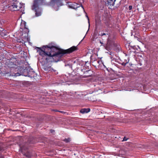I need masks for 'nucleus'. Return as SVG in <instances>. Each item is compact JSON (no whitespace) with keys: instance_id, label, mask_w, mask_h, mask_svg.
<instances>
[{"instance_id":"obj_36","label":"nucleus","mask_w":158,"mask_h":158,"mask_svg":"<svg viewBox=\"0 0 158 158\" xmlns=\"http://www.w3.org/2000/svg\"><path fill=\"white\" fill-rule=\"evenodd\" d=\"M1 158H4L3 157V156H1Z\"/></svg>"},{"instance_id":"obj_7","label":"nucleus","mask_w":158,"mask_h":158,"mask_svg":"<svg viewBox=\"0 0 158 158\" xmlns=\"http://www.w3.org/2000/svg\"><path fill=\"white\" fill-rule=\"evenodd\" d=\"M37 74L32 69L29 68L27 77H30L31 78H34L37 76Z\"/></svg>"},{"instance_id":"obj_18","label":"nucleus","mask_w":158,"mask_h":158,"mask_svg":"<svg viewBox=\"0 0 158 158\" xmlns=\"http://www.w3.org/2000/svg\"><path fill=\"white\" fill-rule=\"evenodd\" d=\"M89 71V70H86L84 72V75L83 76V77L85 78L89 76V75L85 74H86L87 73H88Z\"/></svg>"},{"instance_id":"obj_29","label":"nucleus","mask_w":158,"mask_h":158,"mask_svg":"<svg viewBox=\"0 0 158 158\" xmlns=\"http://www.w3.org/2000/svg\"><path fill=\"white\" fill-rule=\"evenodd\" d=\"M50 131L51 132V133H52L53 131H54L53 130H50Z\"/></svg>"},{"instance_id":"obj_12","label":"nucleus","mask_w":158,"mask_h":158,"mask_svg":"<svg viewBox=\"0 0 158 158\" xmlns=\"http://www.w3.org/2000/svg\"><path fill=\"white\" fill-rule=\"evenodd\" d=\"M50 73H52L56 75L58 74V72H57V70L53 69V68L52 67H51V68Z\"/></svg>"},{"instance_id":"obj_41","label":"nucleus","mask_w":158,"mask_h":158,"mask_svg":"<svg viewBox=\"0 0 158 158\" xmlns=\"http://www.w3.org/2000/svg\"><path fill=\"white\" fill-rule=\"evenodd\" d=\"M89 111H90V109H89Z\"/></svg>"},{"instance_id":"obj_22","label":"nucleus","mask_w":158,"mask_h":158,"mask_svg":"<svg viewBox=\"0 0 158 158\" xmlns=\"http://www.w3.org/2000/svg\"><path fill=\"white\" fill-rule=\"evenodd\" d=\"M128 139V138H127L126 137H124L122 141H126Z\"/></svg>"},{"instance_id":"obj_3","label":"nucleus","mask_w":158,"mask_h":158,"mask_svg":"<svg viewBox=\"0 0 158 158\" xmlns=\"http://www.w3.org/2000/svg\"><path fill=\"white\" fill-rule=\"evenodd\" d=\"M44 0H34L32 7V9L35 10L36 16H40L41 14V9L39 7V5L42 4Z\"/></svg>"},{"instance_id":"obj_34","label":"nucleus","mask_w":158,"mask_h":158,"mask_svg":"<svg viewBox=\"0 0 158 158\" xmlns=\"http://www.w3.org/2000/svg\"><path fill=\"white\" fill-rule=\"evenodd\" d=\"M91 57H92V56H91L90 57V58L91 59Z\"/></svg>"},{"instance_id":"obj_15","label":"nucleus","mask_w":158,"mask_h":158,"mask_svg":"<svg viewBox=\"0 0 158 158\" xmlns=\"http://www.w3.org/2000/svg\"><path fill=\"white\" fill-rule=\"evenodd\" d=\"M14 9H13V11L17 10H19V8L18 7V6L17 5V3H14Z\"/></svg>"},{"instance_id":"obj_14","label":"nucleus","mask_w":158,"mask_h":158,"mask_svg":"<svg viewBox=\"0 0 158 158\" xmlns=\"http://www.w3.org/2000/svg\"><path fill=\"white\" fill-rule=\"evenodd\" d=\"M24 28L23 29V31L27 34L29 32V30L26 27V22H24Z\"/></svg>"},{"instance_id":"obj_40","label":"nucleus","mask_w":158,"mask_h":158,"mask_svg":"<svg viewBox=\"0 0 158 158\" xmlns=\"http://www.w3.org/2000/svg\"><path fill=\"white\" fill-rule=\"evenodd\" d=\"M83 40V39L82 40H81V41H82V40Z\"/></svg>"},{"instance_id":"obj_23","label":"nucleus","mask_w":158,"mask_h":158,"mask_svg":"<svg viewBox=\"0 0 158 158\" xmlns=\"http://www.w3.org/2000/svg\"><path fill=\"white\" fill-rule=\"evenodd\" d=\"M129 8L130 10H131L132 9V6H129Z\"/></svg>"},{"instance_id":"obj_27","label":"nucleus","mask_w":158,"mask_h":158,"mask_svg":"<svg viewBox=\"0 0 158 158\" xmlns=\"http://www.w3.org/2000/svg\"><path fill=\"white\" fill-rule=\"evenodd\" d=\"M58 112H59L61 113H63V114H64L65 113V112L63 111H58Z\"/></svg>"},{"instance_id":"obj_10","label":"nucleus","mask_w":158,"mask_h":158,"mask_svg":"<svg viewBox=\"0 0 158 158\" xmlns=\"http://www.w3.org/2000/svg\"><path fill=\"white\" fill-rule=\"evenodd\" d=\"M80 112L82 114L87 113L89 112V108L87 109L84 108L81 109Z\"/></svg>"},{"instance_id":"obj_20","label":"nucleus","mask_w":158,"mask_h":158,"mask_svg":"<svg viewBox=\"0 0 158 158\" xmlns=\"http://www.w3.org/2000/svg\"><path fill=\"white\" fill-rule=\"evenodd\" d=\"M14 3L13 5H12L10 6H9V8L11 10H13V9H14Z\"/></svg>"},{"instance_id":"obj_39","label":"nucleus","mask_w":158,"mask_h":158,"mask_svg":"<svg viewBox=\"0 0 158 158\" xmlns=\"http://www.w3.org/2000/svg\"><path fill=\"white\" fill-rule=\"evenodd\" d=\"M83 40V39L82 40H81V41H82V40Z\"/></svg>"},{"instance_id":"obj_28","label":"nucleus","mask_w":158,"mask_h":158,"mask_svg":"<svg viewBox=\"0 0 158 158\" xmlns=\"http://www.w3.org/2000/svg\"><path fill=\"white\" fill-rule=\"evenodd\" d=\"M88 61L87 62H86L85 64V65L84 66V67L85 68L86 67H88V66H87L86 65V63H87Z\"/></svg>"},{"instance_id":"obj_1","label":"nucleus","mask_w":158,"mask_h":158,"mask_svg":"<svg viewBox=\"0 0 158 158\" xmlns=\"http://www.w3.org/2000/svg\"><path fill=\"white\" fill-rule=\"evenodd\" d=\"M37 49L39 54L43 56L47 62H52L54 60L53 57L60 58L64 54L70 53L78 50L77 46H73L67 49H60L56 52L57 48L52 45V43L44 46L42 48L37 47Z\"/></svg>"},{"instance_id":"obj_37","label":"nucleus","mask_w":158,"mask_h":158,"mask_svg":"<svg viewBox=\"0 0 158 158\" xmlns=\"http://www.w3.org/2000/svg\"><path fill=\"white\" fill-rule=\"evenodd\" d=\"M85 37V36L83 38V39H84Z\"/></svg>"},{"instance_id":"obj_30","label":"nucleus","mask_w":158,"mask_h":158,"mask_svg":"<svg viewBox=\"0 0 158 158\" xmlns=\"http://www.w3.org/2000/svg\"><path fill=\"white\" fill-rule=\"evenodd\" d=\"M89 31V27H88V30L87 31V32H86V34H88V31Z\"/></svg>"},{"instance_id":"obj_13","label":"nucleus","mask_w":158,"mask_h":158,"mask_svg":"<svg viewBox=\"0 0 158 158\" xmlns=\"http://www.w3.org/2000/svg\"><path fill=\"white\" fill-rule=\"evenodd\" d=\"M99 35L101 36L105 35L107 37H108V36L109 34L108 32L103 31L100 32Z\"/></svg>"},{"instance_id":"obj_17","label":"nucleus","mask_w":158,"mask_h":158,"mask_svg":"<svg viewBox=\"0 0 158 158\" xmlns=\"http://www.w3.org/2000/svg\"><path fill=\"white\" fill-rule=\"evenodd\" d=\"M79 3H78V4H79L80 5V6H81L82 8L84 9V8L82 6V4L84 2V0H78Z\"/></svg>"},{"instance_id":"obj_38","label":"nucleus","mask_w":158,"mask_h":158,"mask_svg":"<svg viewBox=\"0 0 158 158\" xmlns=\"http://www.w3.org/2000/svg\"><path fill=\"white\" fill-rule=\"evenodd\" d=\"M83 40V39L82 40H81V41H82V40Z\"/></svg>"},{"instance_id":"obj_26","label":"nucleus","mask_w":158,"mask_h":158,"mask_svg":"<svg viewBox=\"0 0 158 158\" xmlns=\"http://www.w3.org/2000/svg\"><path fill=\"white\" fill-rule=\"evenodd\" d=\"M86 17H87L88 20V23H89V17L88 16V15H86Z\"/></svg>"},{"instance_id":"obj_5","label":"nucleus","mask_w":158,"mask_h":158,"mask_svg":"<svg viewBox=\"0 0 158 158\" xmlns=\"http://www.w3.org/2000/svg\"><path fill=\"white\" fill-rule=\"evenodd\" d=\"M116 0H104L106 6L109 8L112 9L114 5L115 2Z\"/></svg>"},{"instance_id":"obj_4","label":"nucleus","mask_w":158,"mask_h":158,"mask_svg":"<svg viewBox=\"0 0 158 158\" xmlns=\"http://www.w3.org/2000/svg\"><path fill=\"white\" fill-rule=\"evenodd\" d=\"M29 68L23 69L22 67L19 66L18 69H17L16 73H14V75L13 76L17 77L20 75H23L24 76H27L29 71Z\"/></svg>"},{"instance_id":"obj_35","label":"nucleus","mask_w":158,"mask_h":158,"mask_svg":"<svg viewBox=\"0 0 158 158\" xmlns=\"http://www.w3.org/2000/svg\"><path fill=\"white\" fill-rule=\"evenodd\" d=\"M94 86H95V84H94Z\"/></svg>"},{"instance_id":"obj_31","label":"nucleus","mask_w":158,"mask_h":158,"mask_svg":"<svg viewBox=\"0 0 158 158\" xmlns=\"http://www.w3.org/2000/svg\"><path fill=\"white\" fill-rule=\"evenodd\" d=\"M17 0H12V1H14L15 2H16Z\"/></svg>"},{"instance_id":"obj_24","label":"nucleus","mask_w":158,"mask_h":158,"mask_svg":"<svg viewBox=\"0 0 158 158\" xmlns=\"http://www.w3.org/2000/svg\"><path fill=\"white\" fill-rule=\"evenodd\" d=\"M3 148L2 147L0 146V151H3Z\"/></svg>"},{"instance_id":"obj_25","label":"nucleus","mask_w":158,"mask_h":158,"mask_svg":"<svg viewBox=\"0 0 158 158\" xmlns=\"http://www.w3.org/2000/svg\"><path fill=\"white\" fill-rule=\"evenodd\" d=\"M127 63H123L122 64V65H123V66H126V64H127Z\"/></svg>"},{"instance_id":"obj_21","label":"nucleus","mask_w":158,"mask_h":158,"mask_svg":"<svg viewBox=\"0 0 158 158\" xmlns=\"http://www.w3.org/2000/svg\"><path fill=\"white\" fill-rule=\"evenodd\" d=\"M62 0H52V2L58 3L61 1Z\"/></svg>"},{"instance_id":"obj_6","label":"nucleus","mask_w":158,"mask_h":158,"mask_svg":"<svg viewBox=\"0 0 158 158\" xmlns=\"http://www.w3.org/2000/svg\"><path fill=\"white\" fill-rule=\"evenodd\" d=\"M66 5L70 8L75 9L80 7V5L78 3L74 2L67 3Z\"/></svg>"},{"instance_id":"obj_32","label":"nucleus","mask_w":158,"mask_h":158,"mask_svg":"<svg viewBox=\"0 0 158 158\" xmlns=\"http://www.w3.org/2000/svg\"><path fill=\"white\" fill-rule=\"evenodd\" d=\"M94 92V91H93V92H91V93H90V92H89V94H92V93Z\"/></svg>"},{"instance_id":"obj_19","label":"nucleus","mask_w":158,"mask_h":158,"mask_svg":"<svg viewBox=\"0 0 158 158\" xmlns=\"http://www.w3.org/2000/svg\"><path fill=\"white\" fill-rule=\"evenodd\" d=\"M80 95L79 94L78 92H76L74 96L75 97L78 98L80 97Z\"/></svg>"},{"instance_id":"obj_2","label":"nucleus","mask_w":158,"mask_h":158,"mask_svg":"<svg viewBox=\"0 0 158 158\" xmlns=\"http://www.w3.org/2000/svg\"><path fill=\"white\" fill-rule=\"evenodd\" d=\"M16 61V59L13 58L7 60L6 63V66L10 69L11 72L15 70L14 73H16L17 69L19 67L18 64V63Z\"/></svg>"},{"instance_id":"obj_9","label":"nucleus","mask_w":158,"mask_h":158,"mask_svg":"<svg viewBox=\"0 0 158 158\" xmlns=\"http://www.w3.org/2000/svg\"><path fill=\"white\" fill-rule=\"evenodd\" d=\"M96 79L97 78L95 76L89 75V82H94L96 80Z\"/></svg>"},{"instance_id":"obj_33","label":"nucleus","mask_w":158,"mask_h":158,"mask_svg":"<svg viewBox=\"0 0 158 158\" xmlns=\"http://www.w3.org/2000/svg\"><path fill=\"white\" fill-rule=\"evenodd\" d=\"M56 111H57V112H58V110H55Z\"/></svg>"},{"instance_id":"obj_16","label":"nucleus","mask_w":158,"mask_h":158,"mask_svg":"<svg viewBox=\"0 0 158 158\" xmlns=\"http://www.w3.org/2000/svg\"><path fill=\"white\" fill-rule=\"evenodd\" d=\"M71 140V139L70 138H65L64 139L63 141L66 143H68Z\"/></svg>"},{"instance_id":"obj_8","label":"nucleus","mask_w":158,"mask_h":158,"mask_svg":"<svg viewBox=\"0 0 158 158\" xmlns=\"http://www.w3.org/2000/svg\"><path fill=\"white\" fill-rule=\"evenodd\" d=\"M95 25L96 28H97L101 25V22L99 17H96L95 19Z\"/></svg>"},{"instance_id":"obj_11","label":"nucleus","mask_w":158,"mask_h":158,"mask_svg":"<svg viewBox=\"0 0 158 158\" xmlns=\"http://www.w3.org/2000/svg\"><path fill=\"white\" fill-rule=\"evenodd\" d=\"M51 68V67L50 66H44V67L43 69L45 71H47L48 72H50Z\"/></svg>"}]
</instances>
